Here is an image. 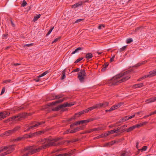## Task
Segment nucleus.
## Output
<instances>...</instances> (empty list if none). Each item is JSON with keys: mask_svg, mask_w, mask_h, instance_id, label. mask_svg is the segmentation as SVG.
Instances as JSON below:
<instances>
[{"mask_svg": "<svg viewBox=\"0 0 156 156\" xmlns=\"http://www.w3.org/2000/svg\"><path fill=\"white\" fill-rule=\"evenodd\" d=\"M132 69H129L123 73H121L114 76L111 79L112 81V85H117L119 83L124 82L129 80L131 77L130 76H128L123 77L121 79L118 80L123 76L126 75L128 74H131V72H132Z\"/></svg>", "mask_w": 156, "mask_h": 156, "instance_id": "f257e3e1", "label": "nucleus"}, {"mask_svg": "<svg viewBox=\"0 0 156 156\" xmlns=\"http://www.w3.org/2000/svg\"><path fill=\"white\" fill-rule=\"evenodd\" d=\"M61 144V143L51 142V138H46L45 142L42 143V145L41 147L42 150L51 147L58 146Z\"/></svg>", "mask_w": 156, "mask_h": 156, "instance_id": "f03ea898", "label": "nucleus"}, {"mask_svg": "<svg viewBox=\"0 0 156 156\" xmlns=\"http://www.w3.org/2000/svg\"><path fill=\"white\" fill-rule=\"evenodd\" d=\"M14 145H12L9 146L2 147L0 148V153L2 152L4 150H7L6 152L2 153L0 154V156H4L8 154L11 153L14 150L13 148Z\"/></svg>", "mask_w": 156, "mask_h": 156, "instance_id": "7ed1b4c3", "label": "nucleus"}, {"mask_svg": "<svg viewBox=\"0 0 156 156\" xmlns=\"http://www.w3.org/2000/svg\"><path fill=\"white\" fill-rule=\"evenodd\" d=\"M74 102H72L71 103H68V102L65 103L64 104L59 105L57 107L52 108L51 110L53 111H57L60 110V109L63 107H71L75 104Z\"/></svg>", "mask_w": 156, "mask_h": 156, "instance_id": "20e7f679", "label": "nucleus"}, {"mask_svg": "<svg viewBox=\"0 0 156 156\" xmlns=\"http://www.w3.org/2000/svg\"><path fill=\"white\" fill-rule=\"evenodd\" d=\"M42 150V149L41 146L37 147V146H32L31 151H29L27 153L28 154V156L30 155L37 152H39Z\"/></svg>", "mask_w": 156, "mask_h": 156, "instance_id": "39448f33", "label": "nucleus"}, {"mask_svg": "<svg viewBox=\"0 0 156 156\" xmlns=\"http://www.w3.org/2000/svg\"><path fill=\"white\" fill-rule=\"evenodd\" d=\"M44 123V122H36V121L32 122L31 124L33 125L30 126L27 129L24 130V132H27L30 129H34L35 128L37 127L39 125H42Z\"/></svg>", "mask_w": 156, "mask_h": 156, "instance_id": "423d86ee", "label": "nucleus"}, {"mask_svg": "<svg viewBox=\"0 0 156 156\" xmlns=\"http://www.w3.org/2000/svg\"><path fill=\"white\" fill-rule=\"evenodd\" d=\"M66 98H64L62 99H60L56 101L55 102H52L51 103H48L46 105H45L43 107V109H46L48 108V107L52 105H54L63 102L65 100H66Z\"/></svg>", "mask_w": 156, "mask_h": 156, "instance_id": "0eeeda50", "label": "nucleus"}, {"mask_svg": "<svg viewBox=\"0 0 156 156\" xmlns=\"http://www.w3.org/2000/svg\"><path fill=\"white\" fill-rule=\"evenodd\" d=\"M45 131L44 130L38 131L37 132H34L33 133H30V138H32L35 136H38L41 135L44 133Z\"/></svg>", "mask_w": 156, "mask_h": 156, "instance_id": "6e6552de", "label": "nucleus"}, {"mask_svg": "<svg viewBox=\"0 0 156 156\" xmlns=\"http://www.w3.org/2000/svg\"><path fill=\"white\" fill-rule=\"evenodd\" d=\"M109 103L107 101H104L102 103L97 104L98 108H105L108 106Z\"/></svg>", "mask_w": 156, "mask_h": 156, "instance_id": "1a4fd4ad", "label": "nucleus"}, {"mask_svg": "<svg viewBox=\"0 0 156 156\" xmlns=\"http://www.w3.org/2000/svg\"><path fill=\"white\" fill-rule=\"evenodd\" d=\"M9 114L6 112H0V120L5 118Z\"/></svg>", "mask_w": 156, "mask_h": 156, "instance_id": "9d476101", "label": "nucleus"}, {"mask_svg": "<svg viewBox=\"0 0 156 156\" xmlns=\"http://www.w3.org/2000/svg\"><path fill=\"white\" fill-rule=\"evenodd\" d=\"M11 129L6 131L3 133L1 134L0 136L1 137H3L4 136H10L13 133Z\"/></svg>", "mask_w": 156, "mask_h": 156, "instance_id": "9b49d317", "label": "nucleus"}, {"mask_svg": "<svg viewBox=\"0 0 156 156\" xmlns=\"http://www.w3.org/2000/svg\"><path fill=\"white\" fill-rule=\"evenodd\" d=\"M19 118L17 119L18 120H20L22 118H25L27 116V113L26 112H23L18 114Z\"/></svg>", "mask_w": 156, "mask_h": 156, "instance_id": "f8f14e48", "label": "nucleus"}, {"mask_svg": "<svg viewBox=\"0 0 156 156\" xmlns=\"http://www.w3.org/2000/svg\"><path fill=\"white\" fill-rule=\"evenodd\" d=\"M127 126V125H124L121 126V127H118L116 129V131L118 133L119 132H122L125 129V128Z\"/></svg>", "mask_w": 156, "mask_h": 156, "instance_id": "ddd939ff", "label": "nucleus"}, {"mask_svg": "<svg viewBox=\"0 0 156 156\" xmlns=\"http://www.w3.org/2000/svg\"><path fill=\"white\" fill-rule=\"evenodd\" d=\"M96 108H98V107L97 105V104H96L95 105L93 106L92 107H90L89 108H88L87 109H86V112H87V113L88 112L92 111V110H93L94 109H96Z\"/></svg>", "mask_w": 156, "mask_h": 156, "instance_id": "4468645a", "label": "nucleus"}, {"mask_svg": "<svg viewBox=\"0 0 156 156\" xmlns=\"http://www.w3.org/2000/svg\"><path fill=\"white\" fill-rule=\"evenodd\" d=\"M144 84L143 83H141L139 84H135L133 86V88H140L143 87Z\"/></svg>", "mask_w": 156, "mask_h": 156, "instance_id": "2eb2a0df", "label": "nucleus"}, {"mask_svg": "<svg viewBox=\"0 0 156 156\" xmlns=\"http://www.w3.org/2000/svg\"><path fill=\"white\" fill-rule=\"evenodd\" d=\"M149 75L151 77L156 75V69L149 72Z\"/></svg>", "mask_w": 156, "mask_h": 156, "instance_id": "dca6fc26", "label": "nucleus"}, {"mask_svg": "<svg viewBox=\"0 0 156 156\" xmlns=\"http://www.w3.org/2000/svg\"><path fill=\"white\" fill-rule=\"evenodd\" d=\"M47 101H51L55 100L54 94H51L49 95L47 98Z\"/></svg>", "mask_w": 156, "mask_h": 156, "instance_id": "f3484780", "label": "nucleus"}, {"mask_svg": "<svg viewBox=\"0 0 156 156\" xmlns=\"http://www.w3.org/2000/svg\"><path fill=\"white\" fill-rule=\"evenodd\" d=\"M86 110H84L78 113H76L75 114V115L77 116L78 117H79V116L81 115H83L84 113H87V112H86Z\"/></svg>", "mask_w": 156, "mask_h": 156, "instance_id": "a211bd4d", "label": "nucleus"}, {"mask_svg": "<svg viewBox=\"0 0 156 156\" xmlns=\"http://www.w3.org/2000/svg\"><path fill=\"white\" fill-rule=\"evenodd\" d=\"M147 62V60L144 61L142 62H140L139 63L136 64L133 67H137L140 66H141L142 65H144Z\"/></svg>", "mask_w": 156, "mask_h": 156, "instance_id": "6ab92c4d", "label": "nucleus"}, {"mask_svg": "<svg viewBox=\"0 0 156 156\" xmlns=\"http://www.w3.org/2000/svg\"><path fill=\"white\" fill-rule=\"evenodd\" d=\"M108 65L109 63L108 62L105 63L102 66L103 67L102 68L101 71L102 72L105 71L106 70V68L108 67Z\"/></svg>", "mask_w": 156, "mask_h": 156, "instance_id": "aec40b11", "label": "nucleus"}, {"mask_svg": "<svg viewBox=\"0 0 156 156\" xmlns=\"http://www.w3.org/2000/svg\"><path fill=\"white\" fill-rule=\"evenodd\" d=\"M93 57V55L90 53H88L86 55L85 58L87 60H89L90 59L92 58Z\"/></svg>", "mask_w": 156, "mask_h": 156, "instance_id": "412c9836", "label": "nucleus"}, {"mask_svg": "<svg viewBox=\"0 0 156 156\" xmlns=\"http://www.w3.org/2000/svg\"><path fill=\"white\" fill-rule=\"evenodd\" d=\"M86 73L84 69H81L80 70V72L78 73V75H82L83 76H86Z\"/></svg>", "mask_w": 156, "mask_h": 156, "instance_id": "4be33fe9", "label": "nucleus"}, {"mask_svg": "<svg viewBox=\"0 0 156 156\" xmlns=\"http://www.w3.org/2000/svg\"><path fill=\"white\" fill-rule=\"evenodd\" d=\"M84 76L82 75H78V78L80 82H82L83 81L84 79Z\"/></svg>", "mask_w": 156, "mask_h": 156, "instance_id": "5701e85b", "label": "nucleus"}, {"mask_svg": "<svg viewBox=\"0 0 156 156\" xmlns=\"http://www.w3.org/2000/svg\"><path fill=\"white\" fill-rule=\"evenodd\" d=\"M84 126H80L79 127H77L74 128L76 132L79 131L80 130H83L84 129Z\"/></svg>", "mask_w": 156, "mask_h": 156, "instance_id": "b1692460", "label": "nucleus"}, {"mask_svg": "<svg viewBox=\"0 0 156 156\" xmlns=\"http://www.w3.org/2000/svg\"><path fill=\"white\" fill-rule=\"evenodd\" d=\"M116 109L115 108V106L114 105H113L109 109V110H108V109L106 110H105V111L106 112H112V111H113L115 109Z\"/></svg>", "mask_w": 156, "mask_h": 156, "instance_id": "393cba45", "label": "nucleus"}, {"mask_svg": "<svg viewBox=\"0 0 156 156\" xmlns=\"http://www.w3.org/2000/svg\"><path fill=\"white\" fill-rule=\"evenodd\" d=\"M154 101L153 98L148 99L145 101V102L147 103H150L154 102Z\"/></svg>", "mask_w": 156, "mask_h": 156, "instance_id": "a878e982", "label": "nucleus"}, {"mask_svg": "<svg viewBox=\"0 0 156 156\" xmlns=\"http://www.w3.org/2000/svg\"><path fill=\"white\" fill-rule=\"evenodd\" d=\"M62 139V137L58 138L55 139H51V142L56 143L58 141Z\"/></svg>", "mask_w": 156, "mask_h": 156, "instance_id": "bb28decb", "label": "nucleus"}, {"mask_svg": "<svg viewBox=\"0 0 156 156\" xmlns=\"http://www.w3.org/2000/svg\"><path fill=\"white\" fill-rule=\"evenodd\" d=\"M66 69H65L63 71H62V75L61 77L62 80H63L66 77L65 75V73L66 72Z\"/></svg>", "mask_w": 156, "mask_h": 156, "instance_id": "cd10ccee", "label": "nucleus"}, {"mask_svg": "<svg viewBox=\"0 0 156 156\" xmlns=\"http://www.w3.org/2000/svg\"><path fill=\"white\" fill-rule=\"evenodd\" d=\"M127 46H128L127 45L124 46L122 47L121 48H120L119 50V52H121L122 51H125L126 50V49L127 47Z\"/></svg>", "mask_w": 156, "mask_h": 156, "instance_id": "c85d7f7f", "label": "nucleus"}, {"mask_svg": "<svg viewBox=\"0 0 156 156\" xmlns=\"http://www.w3.org/2000/svg\"><path fill=\"white\" fill-rule=\"evenodd\" d=\"M55 99H59L60 98H62L63 96V95L62 94H59L58 95H55Z\"/></svg>", "mask_w": 156, "mask_h": 156, "instance_id": "c756f323", "label": "nucleus"}, {"mask_svg": "<svg viewBox=\"0 0 156 156\" xmlns=\"http://www.w3.org/2000/svg\"><path fill=\"white\" fill-rule=\"evenodd\" d=\"M49 72L48 70H47V71L44 72L42 74H41L40 75H39V76H38V77L40 78L41 77H42V76H45L46 74H47L48 73H49Z\"/></svg>", "mask_w": 156, "mask_h": 156, "instance_id": "7c9ffc66", "label": "nucleus"}, {"mask_svg": "<svg viewBox=\"0 0 156 156\" xmlns=\"http://www.w3.org/2000/svg\"><path fill=\"white\" fill-rule=\"evenodd\" d=\"M98 119V118L94 117V118H90V119H87V120L88 122H91V121H93L94 120H97Z\"/></svg>", "mask_w": 156, "mask_h": 156, "instance_id": "2f4dec72", "label": "nucleus"}, {"mask_svg": "<svg viewBox=\"0 0 156 156\" xmlns=\"http://www.w3.org/2000/svg\"><path fill=\"white\" fill-rule=\"evenodd\" d=\"M134 129V127L133 126H132L130 127L129 128L127 129L126 130V131L127 132H129L131 131H132Z\"/></svg>", "mask_w": 156, "mask_h": 156, "instance_id": "473e14b6", "label": "nucleus"}, {"mask_svg": "<svg viewBox=\"0 0 156 156\" xmlns=\"http://www.w3.org/2000/svg\"><path fill=\"white\" fill-rule=\"evenodd\" d=\"M82 5V3L81 2L80 3H76L73 5V7L75 8L78 7L79 6Z\"/></svg>", "mask_w": 156, "mask_h": 156, "instance_id": "72a5a7b5", "label": "nucleus"}, {"mask_svg": "<svg viewBox=\"0 0 156 156\" xmlns=\"http://www.w3.org/2000/svg\"><path fill=\"white\" fill-rule=\"evenodd\" d=\"M20 128V127L19 126H17L16 127H15L14 129H11L13 133H14L15 132L17 131Z\"/></svg>", "mask_w": 156, "mask_h": 156, "instance_id": "f704fd0d", "label": "nucleus"}, {"mask_svg": "<svg viewBox=\"0 0 156 156\" xmlns=\"http://www.w3.org/2000/svg\"><path fill=\"white\" fill-rule=\"evenodd\" d=\"M22 140H24L23 138V136L17 137L16 139H15L14 140L17 141H20Z\"/></svg>", "mask_w": 156, "mask_h": 156, "instance_id": "c9c22d12", "label": "nucleus"}, {"mask_svg": "<svg viewBox=\"0 0 156 156\" xmlns=\"http://www.w3.org/2000/svg\"><path fill=\"white\" fill-rule=\"evenodd\" d=\"M128 116H125L124 118L121 119L122 121V122H125L127 121V120H128L129 119H128Z\"/></svg>", "mask_w": 156, "mask_h": 156, "instance_id": "e433bc0d", "label": "nucleus"}, {"mask_svg": "<svg viewBox=\"0 0 156 156\" xmlns=\"http://www.w3.org/2000/svg\"><path fill=\"white\" fill-rule=\"evenodd\" d=\"M23 138L24 140H25L26 138H30V135L29 134H27L24 135L23 136Z\"/></svg>", "mask_w": 156, "mask_h": 156, "instance_id": "4c0bfd02", "label": "nucleus"}, {"mask_svg": "<svg viewBox=\"0 0 156 156\" xmlns=\"http://www.w3.org/2000/svg\"><path fill=\"white\" fill-rule=\"evenodd\" d=\"M18 118H19L18 115H14L10 117V119H11V120H15L17 118H18Z\"/></svg>", "mask_w": 156, "mask_h": 156, "instance_id": "58836bf2", "label": "nucleus"}, {"mask_svg": "<svg viewBox=\"0 0 156 156\" xmlns=\"http://www.w3.org/2000/svg\"><path fill=\"white\" fill-rule=\"evenodd\" d=\"M41 16V15L39 14L36 16H35L34 17V18L33 20L34 21H36Z\"/></svg>", "mask_w": 156, "mask_h": 156, "instance_id": "ea45409f", "label": "nucleus"}, {"mask_svg": "<svg viewBox=\"0 0 156 156\" xmlns=\"http://www.w3.org/2000/svg\"><path fill=\"white\" fill-rule=\"evenodd\" d=\"M109 132L110 134H113L114 133H118L116 131V129H114L113 130L109 131Z\"/></svg>", "mask_w": 156, "mask_h": 156, "instance_id": "a19ab883", "label": "nucleus"}, {"mask_svg": "<svg viewBox=\"0 0 156 156\" xmlns=\"http://www.w3.org/2000/svg\"><path fill=\"white\" fill-rule=\"evenodd\" d=\"M76 116V115H75L74 116H73L72 117L69 119L67 120V121L68 122H70L74 119H75V116Z\"/></svg>", "mask_w": 156, "mask_h": 156, "instance_id": "79ce46f5", "label": "nucleus"}, {"mask_svg": "<svg viewBox=\"0 0 156 156\" xmlns=\"http://www.w3.org/2000/svg\"><path fill=\"white\" fill-rule=\"evenodd\" d=\"M25 107L22 106H20L17 108L16 110L18 111H20L22 109H24Z\"/></svg>", "mask_w": 156, "mask_h": 156, "instance_id": "37998d69", "label": "nucleus"}, {"mask_svg": "<svg viewBox=\"0 0 156 156\" xmlns=\"http://www.w3.org/2000/svg\"><path fill=\"white\" fill-rule=\"evenodd\" d=\"M83 59V58L82 57L81 58H79L77 59L74 62V63H77L78 62H79L81 60H82Z\"/></svg>", "mask_w": 156, "mask_h": 156, "instance_id": "c03bdc74", "label": "nucleus"}, {"mask_svg": "<svg viewBox=\"0 0 156 156\" xmlns=\"http://www.w3.org/2000/svg\"><path fill=\"white\" fill-rule=\"evenodd\" d=\"M75 151V149H74L73 150H71L69 152H68V153H69V155L71 156L73 155V154L74 152Z\"/></svg>", "mask_w": 156, "mask_h": 156, "instance_id": "a18cd8bd", "label": "nucleus"}, {"mask_svg": "<svg viewBox=\"0 0 156 156\" xmlns=\"http://www.w3.org/2000/svg\"><path fill=\"white\" fill-rule=\"evenodd\" d=\"M32 147V146H28L25 148V150L26 151H30Z\"/></svg>", "mask_w": 156, "mask_h": 156, "instance_id": "49530a36", "label": "nucleus"}, {"mask_svg": "<svg viewBox=\"0 0 156 156\" xmlns=\"http://www.w3.org/2000/svg\"><path fill=\"white\" fill-rule=\"evenodd\" d=\"M66 142H67V144H69L70 142H72V140H64L62 142H61L60 143H61V145L63 144L64 143Z\"/></svg>", "mask_w": 156, "mask_h": 156, "instance_id": "de8ad7c7", "label": "nucleus"}, {"mask_svg": "<svg viewBox=\"0 0 156 156\" xmlns=\"http://www.w3.org/2000/svg\"><path fill=\"white\" fill-rule=\"evenodd\" d=\"M34 43H30V44H26L25 45H24L23 46V47H30V46H33L34 45Z\"/></svg>", "mask_w": 156, "mask_h": 156, "instance_id": "09e8293b", "label": "nucleus"}, {"mask_svg": "<svg viewBox=\"0 0 156 156\" xmlns=\"http://www.w3.org/2000/svg\"><path fill=\"white\" fill-rule=\"evenodd\" d=\"M80 70V69L79 68H76V69H73L71 73H74L76 72H78Z\"/></svg>", "mask_w": 156, "mask_h": 156, "instance_id": "8fccbe9b", "label": "nucleus"}, {"mask_svg": "<svg viewBox=\"0 0 156 156\" xmlns=\"http://www.w3.org/2000/svg\"><path fill=\"white\" fill-rule=\"evenodd\" d=\"M125 151H123L121 154L120 156H127Z\"/></svg>", "mask_w": 156, "mask_h": 156, "instance_id": "3c124183", "label": "nucleus"}, {"mask_svg": "<svg viewBox=\"0 0 156 156\" xmlns=\"http://www.w3.org/2000/svg\"><path fill=\"white\" fill-rule=\"evenodd\" d=\"M5 90V87H4L2 89L0 95H2L4 93Z\"/></svg>", "mask_w": 156, "mask_h": 156, "instance_id": "603ef678", "label": "nucleus"}, {"mask_svg": "<svg viewBox=\"0 0 156 156\" xmlns=\"http://www.w3.org/2000/svg\"><path fill=\"white\" fill-rule=\"evenodd\" d=\"M62 108L60 109L61 110V112H64L65 111H68V109L67 108Z\"/></svg>", "mask_w": 156, "mask_h": 156, "instance_id": "864d4df0", "label": "nucleus"}, {"mask_svg": "<svg viewBox=\"0 0 156 156\" xmlns=\"http://www.w3.org/2000/svg\"><path fill=\"white\" fill-rule=\"evenodd\" d=\"M84 20L83 19H80L77 20H76L75 22V23H79L80 22H81L82 21H83Z\"/></svg>", "mask_w": 156, "mask_h": 156, "instance_id": "5fc2aeb1", "label": "nucleus"}, {"mask_svg": "<svg viewBox=\"0 0 156 156\" xmlns=\"http://www.w3.org/2000/svg\"><path fill=\"white\" fill-rule=\"evenodd\" d=\"M147 146H144L141 150L142 151H145L147 149Z\"/></svg>", "mask_w": 156, "mask_h": 156, "instance_id": "6e6d98bb", "label": "nucleus"}, {"mask_svg": "<svg viewBox=\"0 0 156 156\" xmlns=\"http://www.w3.org/2000/svg\"><path fill=\"white\" fill-rule=\"evenodd\" d=\"M93 131H99L101 130V128L100 127H98L97 128H94L93 129Z\"/></svg>", "mask_w": 156, "mask_h": 156, "instance_id": "4d7b16f0", "label": "nucleus"}, {"mask_svg": "<svg viewBox=\"0 0 156 156\" xmlns=\"http://www.w3.org/2000/svg\"><path fill=\"white\" fill-rule=\"evenodd\" d=\"M81 124H83L84 123H88L87 120H87H81Z\"/></svg>", "mask_w": 156, "mask_h": 156, "instance_id": "13d9d810", "label": "nucleus"}, {"mask_svg": "<svg viewBox=\"0 0 156 156\" xmlns=\"http://www.w3.org/2000/svg\"><path fill=\"white\" fill-rule=\"evenodd\" d=\"M74 123L75 125H80L81 124V121H77L76 122H75Z\"/></svg>", "mask_w": 156, "mask_h": 156, "instance_id": "bf43d9fd", "label": "nucleus"}, {"mask_svg": "<svg viewBox=\"0 0 156 156\" xmlns=\"http://www.w3.org/2000/svg\"><path fill=\"white\" fill-rule=\"evenodd\" d=\"M133 41V40H126V43L127 44H130Z\"/></svg>", "mask_w": 156, "mask_h": 156, "instance_id": "052dcab7", "label": "nucleus"}, {"mask_svg": "<svg viewBox=\"0 0 156 156\" xmlns=\"http://www.w3.org/2000/svg\"><path fill=\"white\" fill-rule=\"evenodd\" d=\"M109 143L110 144V145L111 146H112V145H113L114 144L116 143V140H113V141H112L111 142Z\"/></svg>", "mask_w": 156, "mask_h": 156, "instance_id": "680f3d73", "label": "nucleus"}, {"mask_svg": "<svg viewBox=\"0 0 156 156\" xmlns=\"http://www.w3.org/2000/svg\"><path fill=\"white\" fill-rule=\"evenodd\" d=\"M39 78H38V76H37L36 78L34 79V80L36 82H39L40 80V79Z\"/></svg>", "mask_w": 156, "mask_h": 156, "instance_id": "e2e57ef3", "label": "nucleus"}, {"mask_svg": "<svg viewBox=\"0 0 156 156\" xmlns=\"http://www.w3.org/2000/svg\"><path fill=\"white\" fill-rule=\"evenodd\" d=\"M142 77L143 78V79L147 77L150 78L149 74L148 75H145L144 76H142Z\"/></svg>", "mask_w": 156, "mask_h": 156, "instance_id": "0e129e2a", "label": "nucleus"}, {"mask_svg": "<svg viewBox=\"0 0 156 156\" xmlns=\"http://www.w3.org/2000/svg\"><path fill=\"white\" fill-rule=\"evenodd\" d=\"M118 105H119V107L123 105L124 104V102H120L118 103Z\"/></svg>", "mask_w": 156, "mask_h": 156, "instance_id": "69168bd1", "label": "nucleus"}, {"mask_svg": "<svg viewBox=\"0 0 156 156\" xmlns=\"http://www.w3.org/2000/svg\"><path fill=\"white\" fill-rule=\"evenodd\" d=\"M11 81V80H4L3 82V83H8L9 82H10Z\"/></svg>", "mask_w": 156, "mask_h": 156, "instance_id": "338daca9", "label": "nucleus"}, {"mask_svg": "<svg viewBox=\"0 0 156 156\" xmlns=\"http://www.w3.org/2000/svg\"><path fill=\"white\" fill-rule=\"evenodd\" d=\"M62 154L63 156H70L69 155V153L68 152L65 153H63Z\"/></svg>", "mask_w": 156, "mask_h": 156, "instance_id": "774afa93", "label": "nucleus"}]
</instances>
